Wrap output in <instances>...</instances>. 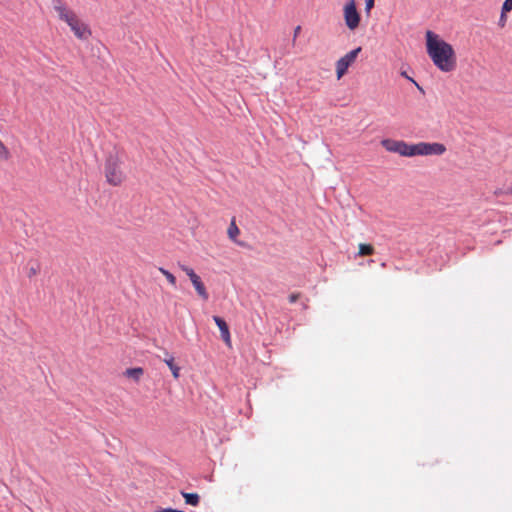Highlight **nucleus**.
<instances>
[{
	"mask_svg": "<svg viewBox=\"0 0 512 512\" xmlns=\"http://www.w3.org/2000/svg\"><path fill=\"white\" fill-rule=\"evenodd\" d=\"M426 52L432 63L444 73L453 72L457 67V55L453 46L439 34L427 30L425 33Z\"/></svg>",
	"mask_w": 512,
	"mask_h": 512,
	"instance_id": "f257e3e1",
	"label": "nucleus"
},
{
	"mask_svg": "<svg viewBox=\"0 0 512 512\" xmlns=\"http://www.w3.org/2000/svg\"><path fill=\"white\" fill-rule=\"evenodd\" d=\"M122 160L117 153L110 154L105 162L106 181L113 186H119L125 180V174L121 168Z\"/></svg>",
	"mask_w": 512,
	"mask_h": 512,
	"instance_id": "f03ea898",
	"label": "nucleus"
},
{
	"mask_svg": "<svg viewBox=\"0 0 512 512\" xmlns=\"http://www.w3.org/2000/svg\"><path fill=\"white\" fill-rule=\"evenodd\" d=\"M446 150V146L438 142H418L414 144V156H441Z\"/></svg>",
	"mask_w": 512,
	"mask_h": 512,
	"instance_id": "7ed1b4c3",
	"label": "nucleus"
},
{
	"mask_svg": "<svg viewBox=\"0 0 512 512\" xmlns=\"http://www.w3.org/2000/svg\"><path fill=\"white\" fill-rule=\"evenodd\" d=\"M178 266L189 277L198 296L201 299H203L204 301H207L209 298V294H208L206 287H205L204 283L202 282L201 278L189 266H187L185 264H181V263H179Z\"/></svg>",
	"mask_w": 512,
	"mask_h": 512,
	"instance_id": "20e7f679",
	"label": "nucleus"
},
{
	"mask_svg": "<svg viewBox=\"0 0 512 512\" xmlns=\"http://www.w3.org/2000/svg\"><path fill=\"white\" fill-rule=\"evenodd\" d=\"M386 150L404 157H414V144L403 140L386 139Z\"/></svg>",
	"mask_w": 512,
	"mask_h": 512,
	"instance_id": "39448f33",
	"label": "nucleus"
},
{
	"mask_svg": "<svg viewBox=\"0 0 512 512\" xmlns=\"http://www.w3.org/2000/svg\"><path fill=\"white\" fill-rule=\"evenodd\" d=\"M361 51V47H358L347 54H345L343 57H341L336 62V73L337 78L340 79L344 76V74L347 72L348 68L355 62L359 52Z\"/></svg>",
	"mask_w": 512,
	"mask_h": 512,
	"instance_id": "423d86ee",
	"label": "nucleus"
},
{
	"mask_svg": "<svg viewBox=\"0 0 512 512\" xmlns=\"http://www.w3.org/2000/svg\"><path fill=\"white\" fill-rule=\"evenodd\" d=\"M344 20H345L346 26L350 30H355L359 26L360 15L357 12L356 3L354 0H350L344 6Z\"/></svg>",
	"mask_w": 512,
	"mask_h": 512,
	"instance_id": "0eeeda50",
	"label": "nucleus"
},
{
	"mask_svg": "<svg viewBox=\"0 0 512 512\" xmlns=\"http://www.w3.org/2000/svg\"><path fill=\"white\" fill-rule=\"evenodd\" d=\"M66 23L79 39L86 40L91 35V31L88 26L81 22L76 15L73 18L67 19Z\"/></svg>",
	"mask_w": 512,
	"mask_h": 512,
	"instance_id": "6e6552de",
	"label": "nucleus"
},
{
	"mask_svg": "<svg viewBox=\"0 0 512 512\" xmlns=\"http://www.w3.org/2000/svg\"><path fill=\"white\" fill-rule=\"evenodd\" d=\"M213 320L221 332V338L228 346H230L231 345V337H230V331H229V327H228L227 323L225 322L224 319H222L219 316H213Z\"/></svg>",
	"mask_w": 512,
	"mask_h": 512,
	"instance_id": "1a4fd4ad",
	"label": "nucleus"
},
{
	"mask_svg": "<svg viewBox=\"0 0 512 512\" xmlns=\"http://www.w3.org/2000/svg\"><path fill=\"white\" fill-rule=\"evenodd\" d=\"M54 9L58 12L59 18L65 22H67V19L75 16L72 11L65 7L61 0H54Z\"/></svg>",
	"mask_w": 512,
	"mask_h": 512,
	"instance_id": "9d476101",
	"label": "nucleus"
},
{
	"mask_svg": "<svg viewBox=\"0 0 512 512\" xmlns=\"http://www.w3.org/2000/svg\"><path fill=\"white\" fill-rule=\"evenodd\" d=\"M27 276L28 278H33L40 273L41 264L39 261L31 259L26 264Z\"/></svg>",
	"mask_w": 512,
	"mask_h": 512,
	"instance_id": "9b49d317",
	"label": "nucleus"
},
{
	"mask_svg": "<svg viewBox=\"0 0 512 512\" xmlns=\"http://www.w3.org/2000/svg\"><path fill=\"white\" fill-rule=\"evenodd\" d=\"M163 361L171 370L173 377L175 379H178L180 377V367L175 364L174 357L165 352V358L163 359Z\"/></svg>",
	"mask_w": 512,
	"mask_h": 512,
	"instance_id": "f8f14e48",
	"label": "nucleus"
},
{
	"mask_svg": "<svg viewBox=\"0 0 512 512\" xmlns=\"http://www.w3.org/2000/svg\"><path fill=\"white\" fill-rule=\"evenodd\" d=\"M181 495L185 499L186 504L197 506L200 502V496L197 493H187L181 491Z\"/></svg>",
	"mask_w": 512,
	"mask_h": 512,
	"instance_id": "ddd939ff",
	"label": "nucleus"
},
{
	"mask_svg": "<svg viewBox=\"0 0 512 512\" xmlns=\"http://www.w3.org/2000/svg\"><path fill=\"white\" fill-rule=\"evenodd\" d=\"M144 371L140 367L136 368H129L125 371V375L129 378L134 379L135 381H139L141 376L143 375Z\"/></svg>",
	"mask_w": 512,
	"mask_h": 512,
	"instance_id": "4468645a",
	"label": "nucleus"
},
{
	"mask_svg": "<svg viewBox=\"0 0 512 512\" xmlns=\"http://www.w3.org/2000/svg\"><path fill=\"white\" fill-rule=\"evenodd\" d=\"M227 233H228L229 238H230L232 241H234V242L238 243V242H237V240H236V237H237V235L240 233V230H239V228L237 227V225H236V223H235V221H234V220H232V222H231V224H230V226H229V228H228Z\"/></svg>",
	"mask_w": 512,
	"mask_h": 512,
	"instance_id": "2eb2a0df",
	"label": "nucleus"
},
{
	"mask_svg": "<svg viewBox=\"0 0 512 512\" xmlns=\"http://www.w3.org/2000/svg\"><path fill=\"white\" fill-rule=\"evenodd\" d=\"M159 271L165 276L171 286L176 287V277L168 270L163 267L159 268Z\"/></svg>",
	"mask_w": 512,
	"mask_h": 512,
	"instance_id": "dca6fc26",
	"label": "nucleus"
},
{
	"mask_svg": "<svg viewBox=\"0 0 512 512\" xmlns=\"http://www.w3.org/2000/svg\"><path fill=\"white\" fill-rule=\"evenodd\" d=\"M373 251V247L371 245L360 244L359 246V254L360 255H370Z\"/></svg>",
	"mask_w": 512,
	"mask_h": 512,
	"instance_id": "f3484780",
	"label": "nucleus"
},
{
	"mask_svg": "<svg viewBox=\"0 0 512 512\" xmlns=\"http://www.w3.org/2000/svg\"><path fill=\"white\" fill-rule=\"evenodd\" d=\"M512 10V0H505L502 6L503 12H510Z\"/></svg>",
	"mask_w": 512,
	"mask_h": 512,
	"instance_id": "a211bd4d",
	"label": "nucleus"
},
{
	"mask_svg": "<svg viewBox=\"0 0 512 512\" xmlns=\"http://www.w3.org/2000/svg\"><path fill=\"white\" fill-rule=\"evenodd\" d=\"M401 75H402L403 77L407 78L408 80H410L412 83H414V85H415V86H416V87H417L421 92H423L422 87H421V86H420V85H419V84H418V83H417L413 78L409 77L405 71H402V72H401Z\"/></svg>",
	"mask_w": 512,
	"mask_h": 512,
	"instance_id": "6ab92c4d",
	"label": "nucleus"
},
{
	"mask_svg": "<svg viewBox=\"0 0 512 512\" xmlns=\"http://www.w3.org/2000/svg\"><path fill=\"white\" fill-rule=\"evenodd\" d=\"M366 4H365V10L367 13L370 12V10L373 8L374 6V0H365Z\"/></svg>",
	"mask_w": 512,
	"mask_h": 512,
	"instance_id": "aec40b11",
	"label": "nucleus"
},
{
	"mask_svg": "<svg viewBox=\"0 0 512 512\" xmlns=\"http://www.w3.org/2000/svg\"><path fill=\"white\" fill-rule=\"evenodd\" d=\"M300 297V294L299 293H293L289 296V302L290 303H295Z\"/></svg>",
	"mask_w": 512,
	"mask_h": 512,
	"instance_id": "412c9836",
	"label": "nucleus"
},
{
	"mask_svg": "<svg viewBox=\"0 0 512 512\" xmlns=\"http://www.w3.org/2000/svg\"><path fill=\"white\" fill-rule=\"evenodd\" d=\"M506 13H507V12H503V11L501 12L500 22H499V24H500L501 26H504V25H505V22H506V19H507Z\"/></svg>",
	"mask_w": 512,
	"mask_h": 512,
	"instance_id": "4be33fe9",
	"label": "nucleus"
},
{
	"mask_svg": "<svg viewBox=\"0 0 512 512\" xmlns=\"http://www.w3.org/2000/svg\"><path fill=\"white\" fill-rule=\"evenodd\" d=\"M301 30V27L300 26H297L294 30V39H296V37L298 36L299 32Z\"/></svg>",
	"mask_w": 512,
	"mask_h": 512,
	"instance_id": "5701e85b",
	"label": "nucleus"
},
{
	"mask_svg": "<svg viewBox=\"0 0 512 512\" xmlns=\"http://www.w3.org/2000/svg\"><path fill=\"white\" fill-rule=\"evenodd\" d=\"M507 193L512 195V186L507 190Z\"/></svg>",
	"mask_w": 512,
	"mask_h": 512,
	"instance_id": "b1692460",
	"label": "nucleus"
}]
</instances>
